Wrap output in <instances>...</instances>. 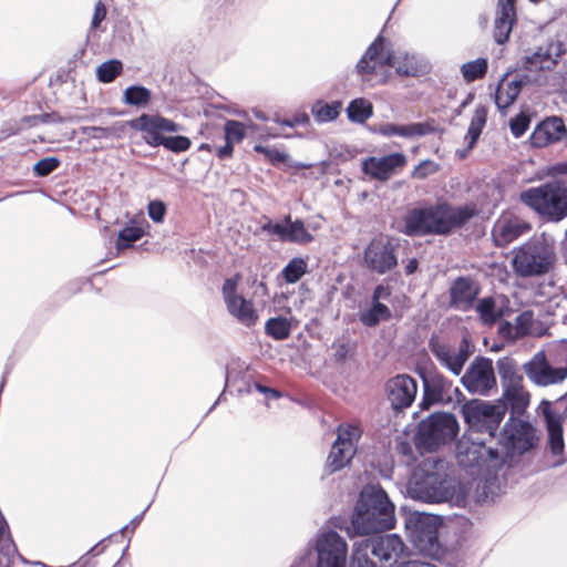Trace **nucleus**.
I'll return each instance as SVG.
<instances>
[{"instance_id":"1","label":"nucleus","mask_w":567,"mask_h":567,"mask_svg":"<svg viewBox=\"0 0 567 567\" xmlns=\"http://www.w3.org/2000/svg\"><path fill=\"white\" fill-rule=\"evenodd\" d=\"M390 506L386 491L379 484H367L359 492L349 519L337 516L331 518L334 528L344 530L350 539L365 537L374 557L390 559V516L383 512Z\"/></svg>"},{"instance_id":"2","label":"nucleus","mask_w":567,"mask_h":567,"mask_svg":"<svg viewBox=\"0 0 567 567\" xmlns=\"http://www.w3.org/2000/svg\"><path fill=\"white\" fill-rule=\"evenodd\" d=\"M408 493L424 503L454 501L460 504L465 499V492L453 476L451 464L437 456L426 457L419 464L409 482Z\"/></svg>"},{"instance_id":"3","label":"nucleus","mask_w":567,"mask_h":567,"mask_svg":"<svg viewBox=\"0 0 567 567\" xmlns=\"http://www.w3.org/2000/svg\"><path fill=\"white\" fill-rule=\"evenodd\" d=\"M558 261L554 235L536 234L512 250L511 266L519 278H536L550 274Z\"/></svg>"},{"instance_id":"4","label":"nucleus","mask_w":567,"mask_h":567,"mask_svg":"<svg viewBox=\"0 0 567 567\" xmlns=\"http://www.w3.org/2000/svg\"><path fill=\"white\" fill-rule=\"evenodd\" d=\"M133 131L141 132L144 143L152 147H163L165 151L181 154L192 147V140L179 134L185 128L182 124L159 113H142L126 122Z\"/></svg>"},{"instance_id":"5","label":"nucleus","mask_w":567,"mask_h":567,"mask_svg":"<svg viewBox=\"0 0 567 567\" xmlns=\"http://www.w3.org/2000/svg\"><path fill=\"white\" fill-rule=\"evenodd\" d=\"M474 215L468 206L453 207L442 203L434 207L413 209L405 217V233L409 235L446 234L462 226Z\"/></svg>"},{"instance_id":"6","label":"nucleus","mask_w":567,"mask_h":567,"mask_svg":"<svg viewBox=\"0 0 567 567\" xmlns=\"http://www.w3.org/2000/svg\"><path fill=\"white\" fill-rule=\"evenodd\" d=\"M348 543L333 528L320 529L289 567H347Z\"/></svg>"},{"instance_id":"7","label":"nucleus","mask_w":567,"mask_h":567,"mask_svg":"<svg viewBox=\"0 0 567 567\" xmlns=\"http://www.w3.org/2000/svg\"><path fill=\"white\" fill-rule=\"evenodd\" d=\"M519 198L545 219L558 223L567 217V178L530 187L522 192Z\"/></svg>"},{"instance_id":"8","label":"nucleus","mask_w":567,"mask_h":567,"mask_svg":"<svg viewBox=\"0 0 567 567\" xmlns=\"http://www.w3.org/2000/svg\"><path fill=\"white\" fill-rule=\"evenodd\" d=\"M527 379L535 385L547 388L561 384L567 379V340H561L545 351L536 352L523 364Z\"/></svg>"},{"instance_id":"9","label":"nucleus","mask_w":567,"mask_h":567,"mask_svg":"<svg viewBox=\"0 0 567 567\" xmlns=\"http://www.w3.org/2000/svg\"><path fill=\"white\" fill-rule=\"evenodd\" d=\"M457 432L458 423L453 414L433 413L420 423L415 445L420 450L432 452L451 443Z\"/></svg>"},{"instance_id":"10","label":"nucleus","mask_w":567,"mask_h":567,"mask_svg":"<svg viewBox=\"0 0 567 567\" xmlns=\"http://www.w3.org/2000/svg\"><path fill=\"white\" fill-rule=\"evenodd\" d=\"M456 458L463 467L486 466L497 468L504 464L503 451L487 446L484 440L472 433L464 434L456 444Z\"/></svg>"},{"instance_id":"11","label":"nucleus","mask_w":567,"mask_h":567,"mask_svg":"<svg viewBox=\"0 0 567 567\" xmlns=\"http://www.w3.org/2000/svg\"><path fill=\"white\" fill-rule=\"evenodd\" d=\"M404 527L410 542L421 554L430 557L441 554L436 517L424 513H410L404 518Z\"/></svg>"},{"instance_id":"12","label":"nucleus","mask_w":567,"mask_h":567,"mask_svg":"<svg viewBox=\"0 0 567 567\" xmlns=\"http://www.w3.org/2000/svg\"><path fill=\"white\" fill-rule=\"evenodd\" d=\"M503 389V400L513 413H523L529 404L530 394L524 386L523 375L517 370L514 359L503 357L496 362Z\"/></svg>"},{"instance_id":"13","label":"nucleus","mask_w":567,"mask_h":567,"mask_svg":"<svg viewBox=\"0 0 567 567\" xmlns=\"http://www.w3.org/2000/svg\"><path fill=\"white\" fill-rule=\"evenodd\" d=\"M505 408L503 405L489 404L478 400H472L463 406V416L474 435L486 433L494 437L503 417Z\"/></svg>"},{"instance_id":"14","label":"nucleus","mask_w":567,"mask_h":567,"mask_svg":"<svg viewBox=\"0 0 567 567\" xmlns=\"http://www.w3.org/2000/svg\"><path fill=\"white\" fill-rule=\"evenodd\" d=\"M264 219L260 231L276 236L281 243L306 245L315 240L305 221L301 218L292 219L291 214L285 215L281 220H274L268 216H264Z\"/></svg>"},{"instance_id":"15","label":"nucleus","mask_w":567,"mask_h":567,"mask_svg":"<svg viewBox=\"0 0 567 567\" xmlns=\"http://www.w3.org/2000/svg\"><path fill=\"white\" fill-rule=\"evenodd\" d=\"M389 23L390 14L385 19L380 34L370 43L354 66L357 74L360 75L363 81L368 80V76L375 74L379 70L390 65V48L388 39L383 35Z\"/></svg>"},{"instance_id":"16","label":"nucleus","mask_w":567,"mask_h":567,"mask_svg":"<svg viewBox=\"0 0 567 567\" xmlns=\"http://www.w3.org/2000/svg\"><path fill=\"white\" fill-rule=\"evenodd\" d=\"M543 414L550 450L554 454H560L564 451L563 421L567 419V395L560 398L555 403L543 400L538 406Z\"/></svg>"},{"instance_id":"17","label":"nucleus","mask_w":567,"mask_h":567,"mask_svg":"<svg viewBox=\"0 0 567 567\" xmlns=\"http://www.w3.org/2000/svg\"><path fill=\"white\" fill-rule=\"evenodd\" d=\"M429 346L436 360L455 375L461 374L473 352L466 338H463L457 344L432 338Z\"/></svg>"},{"instance_id":"18","label":"nucleus","mask_w":567,"mask_h":567,"mask_svg":"<svg viewBox=\"0 0 567 567\" xmlns=\"http://www.w3.org/2000/svg\"><path fill=\"white\" fill-rule=\"evenodd\" d=\"M461 381L468 392L488 395L496 388V377L492 360L483 357L475 358Z\"/></svg>"},{"instance_id":"19","label":"nucleus","mask_w":567,"mask_h":567,"mask_svg":"<svg viewBox=\"0 0 567 567\" xmlns=\"http://www.w3.org/2000/svg\"><path fill=\"white\" fill-rule=\"evenodd\" d=\"M505 445H501L499 451H503L504 460L508 456V450L512 449L518 453L528 451L534 442V429L524 421L513 420L506 423L504 427Z\"/></svg>"},{"instance_id":"20","label":"nucleus","mask_w":567,"mask_h":567,"mask_svg":"<svg viewBox=\"0 0 567 567\" xmlns=\"http://www.w3.org/2000/svg\"><path fill=\"white\" fill-rule=\"evenodd\" d=\"M460 394L457 388L441 374H433L424 379V395L421 402L422 409H429L435 403H451L455 395Z\"/></svg>"},{"instance_id":"21","label":"nucleus","mask_w":567,"mask_h":567,"mask_svg":"<svg viewBox=\"0 0 567 567\" xmlns=\"http://www.w3.org/2000/svg\"><path fill=\"white\" fill-rule=\"evenodd\" d=\"M361 265L372 272L384 275L390 271V236L373 238L364 248Z\"/></svg>"},{"instance_id":"22","label":"nucleus","mask_w":567,"mask_h":567,"mask_svg":"<svg viewBox=\"0 0 567 567\" xmlns=\"http://www.w3.org/2000/svg\"><path fill=\"white\" fill-rule=\"evenodd\" d=\"M567 137V128L559 116H549L537 124L530 135V144L542 148L550 144L564 141Z\"/></svg>"},{"instance_id":"23","label":"nucleus","mask_w":567,"mask_h":567,"mask_svg":"<svg viewBox=\"0 0 567 567\" xmlns=\"http://www.w3.org/2000/svg\"><path fill=\"white\" fill-rule=\"evenodd\" d=\"M530 225L517 217H502L493 226L492 236L498 247H505L527 234Z\"/></svg>"},{"instance_id":"24","label":"nucleus","mask_w":567,"mask_h":567,"mask_svg":"<svg viewBox=\"0 0 567 567\" xmlns=\"http://www.w3.org/2000/svg\"><path fill=\"white\" fill-rule=\"evenodd\" d=\"M417 391L416 381L408 374L392 379V414L411 406Z\"/></svg>"},{"instance_id":"25","label":"nucleus","mask_w":567,"mask_h":567,"mask_svg":"<svg viewBox=\"0 0 567 567\" xmlns=\"http://www.w3.org/2000/svg\"><path fill=\"white\" fill-rule=\"evenodd\" d=\"M516 0H498L494 25V38L498 44L505 43L516 20Z\"/></svg>"},{"instance_id":"26","label":"nucleus","mask_w":567,"mask_h":567,"mask_svg":"<svg viewBox=\"0 0 567 567\" xmlns=\"http://www.w3.org/2000/svg\"><path fill=\"white\" fill-rule=\"evenodd\" d=\"M450 292L452 306L465 311L473 306L480 289L471 278L460 277L453 281Z\"/></svg>"},{"instance_id":"27","label":"nucleus","mask_w":567,"mask_h":567,"mask_svg":"<svg viewBox=\"0 0 567 567\" xmlns=\"http://www.w3.org/2000/svg\"><path fill=\"white\" fill-rule=\"evenodd\" d=\"M150 228L151 225L144 218L141 220L135 218L128 219L117 233L115 239V249L117 252L128 248H135L134 243L146 236Z\"/></svg>"},{"instance_id":"28","label":"nucleus","mask_w":567,"mask_h":567,"mask_svg":"<svg viewBox=\"0 0 567 567\" xmlns=\"http://www.w3.org/2000/svg\"><path fill=\"white\" fill-rule=\"evenodd\" d=\"M560 55V45L558 43H548L537 48V50L525 58V66L529 71L549 70L556 65Z\"/></svg>"},{"instance_id":"29","label":"nucleus","mask_w":567,"mask_h":567,"mask_svg":"<svg viewBox=\"0 0 567 567\" xmlns=\"http://www.w3.org/2000/svg\"><path fill=\"white\" fill-rule=\"evenodd\" d=\"M354 450L350 449L349 446H344L341 437L337 436L328 454L324 464V473L327 475H331L349 466L351 464L352 457L354 456Z\"/></svg>"},{"instance_id":"30","label":"nucleus","mask_w":567,"mask_h":567,"mask_svg":"<svg viewBox=\"0 0 567 567\" xmlns=\"http://www.w3.org/2000/svg\"><path fill=\"white\" fill-rule=\"evenodd\" d=\"M392 66L400 75L421 76L430 72V63L419 54L392 55Z\"/></svg>"},{"instance_id":"31","label":"nucleus","mask_w":567,"mask_h":567,"mask_svg":"<svg viewBox=\"0 0 567 567\" xmlns=\"http://www.w3.org/2000/svg\"><path fill=\"white\" fill-rule=\"evenodd\" d=\"M14 555H19L24 564H31L19 554L9 524L0 511V567H12Z\"/></svg>"},{"instance_id":"32","label":"nucleus","mask_w":567,"mask_h":567,"mask_svg":"<svg viewBox=\"0 0 567 567\" xmlns=\"http://www.w3.org/2000/svg\"><path fill=\"white\" fill-rule=\"evenodd\" d=\"M226 307L228 312L246 327L250 328L256 324L258 313L252 302L245 297L241 296L236 300L228 301Z\"/></svg>"},{"instance_id":"33","label":"nucleus","mask_w":567,"mask_h":567,"mask_svg":"<svg viewBox=\"0 0 567 567\" xmlns=\"http://www.w3.org/2000/svg\"><path fill=\"white\" fill-rule=\"evenodd\" d=\"M361 169L371 179L380 182L390 179V153L381 157L369 156L362 159Z\"/></svg>"},{"instance_id":"34","label":"nucleus","mask_w":567,"mask_h":567,"mask_svg":"<svg viewBox=\"0 0 567 567\" xmlns=\"http://www.w3.org/2000/svg\"><path fill=\"white\" fill-rule=\"evenodd\" d=\"M342 111V101L334 100L327 102L323 99H317L310 109L311 115L318 124L331 123L336 121Z\"/></svg>"},{"instance_id":"35","label":"nucleus","mask_w":567,"mask_h":567,"mask_svg":"<svg viewBox=\"0 0 567 567\" xmlns=\"http://www.w3.org/2000/svg\"><path fill=\"white\" fill-rule=\"evenodd\" d=\"M359 321L365 327H377L381 321L390 319V308L383 302L369 300L358 312Z\"/></svg>"},{"instance_id":"36","label":"nucleus","mask_w":567,"mask_h":567,"mask_svg":"<svg viewBox=\"0 0 567 567\" xmlns=\"http://www.w3.org/2000/svg\"><path fill=\"white\" fill-rule=\"evenodd\" d=\"M297 324V320H295ZM293 318H287L282 315L270 317L265 322V333L276 341L288 339L293 330Z\"/></svg>"},{"instance_id":"37","label":"nucleus","mask_w":567,"mask_h":567,"mask_svg":"<svg viewBox=\"0 0 567 567\" xmlns=\"http://www.w3.org/2000/svg\"><path fill=\"white\" fill-rule=\"evenodd\" d=\"M523 82L520 80L507 81L503 79L495 92V103L499 110H506L517 99Z\"/></svg>"},{"instance_id":"38","label":"nucleus","mask_w":567,"mask_h":567,"mask_svg":"<svg viewBox=\"0 0 567 567\" xmlns=\"http://www.w3.org/2000/svg\"><path fill=\"white\" fill-rule=\"evenodd\" d=\"M308 260V256H297L291 258L278 274V279H282L289 285L298 282L306 274L309 272Z\"/></svg>"},{"instance_id":"39","label":"nucleus","mask_w":567,"mask_h":567,"mask_svg":"<svg viewBox=\"0 0 567 567\" xmlns=\"http://www.w3.org/2000/svg\"><path fill=\"white\" fill-rule=\"evenodd\" d=\"M152 100V91L142 84L128 85L122 96L125 105L135 106L137 109L146 107Z\"/></svg>"},{"instance_id":"40","label":"nucleus","mask_w":567,"mask_h":567,"mask_svg":"<svg viewBox=\"0 0 567 567\" xmlns=\"http://www.w3.org/2000/svg\"><path fill=\"white\" fill-rule=\"evenodd\" d=\"M346 114L350 122L363 124L373 114L372 104L364 97H355L349 102Z\"/></svg>"},{"instance_id":"41","label":"nucleus","mask_w":567,"mask_h":567,"mask_svg":"<svg viewBox=\"0 0 567 567\" xmlns=\"http://www.w3.org/2000/svg\"><path fill=\"white\" fill-rule=\"evenodd\" d=\"M124 71V64L120 59H109L96 66L95 76L100 83H112Z\"/></svg>"},{"instance_id":"42","label":"nucleus","mask_w":567,"mask_h":567,"mask_svg":"<svg viewBox=\"0 0 567 567\" xmlns=\"http://www.w3.org/2000/svg\"><path fill=\"white\" fill-rule=\"evenodd\" d=\"M475 310L481 322L485 326H493L501 317L502 311L496 307V301L492 297H485L477 301Z\"/></svg>"},{"instance_id":"43","label":"nucleus","mask_w":567,"mask_h":567,"mask_svg":"<svg viewBox=\"0 0 567 567\" xmlns=\"http://www.w3.org/2000/svg\"><path fill=\"white\" fill-rule=\"evenodd\" d=\"M124 124L116 122L112 126H81L80 132L89 138H110L120 137L124 130Z\"/></svg>"},{"instance_id":"44","label":"nucleus","mask_w":567,"mask_h":567,"mask_svg":"<svg viewBox=\"0 0 567 567\" xmlns=\"http://www.w3.org/2000/svg\"><path fill=\"white\" fill-rule=\"evenodd\" d=\"M487 112L484 106L476 107L474 115L471 120L467 134L465 136L468 140V148H472L477 142L485 124H486Z\"/></svg>"},{"instance_id":"45","label":"nucleus","mask_w":567,"mask_h":567,"mask_svg":"<svg viewBox=\"0 0 567 567\" xmlns=\"http://www.w3.org/2000/svg\"><path fill=\"white\" fill-rule=\"evenodd\" d=\"M368 550V540L363 538L359 542H354L349 567H377V563L369 557Z\"/></svg>"},{"instance_id":"46","label":"nucleus","mask_w":567,"mask_h":567,"mask_svg":"<svg viewBox=\"0 0 567 567\" xmlns=\"http://www.w3.org/2000/svg\"><path fill=\"white\" fill-rule=\"evenodd\" d=\"M488 69V62L484 58L466 62L461 66V73L465 82L471 83L485 76Z\"/></svg>"},{"instance_id":"47","label":"nucleus","mask_w":567,"mask_h":567,"mask_svg":"<svg viewBox=\"0 0 567 567\" xmlns=\"http://www.w3.org/2000/svg\"><path fill=\"white\" fill-rule=\"evenodd\" d=\"M331 349L334 362L343 364L355 354L357 344L349 339H337L332 342Z\"/></svg>"},{"instance_id":"48","label":"nucleus","mask_w":567,"mask_h":567,"mask_svg":"<svg viewBox=\"0 0 567 567\" xmlns=\"http://www.w3.org/2000/svg\"><path fill=\"white\" fill-rule=\"evenodd\" d=\"M252 151L257 154H262L265 158L275 167L290 161V155L287 152L280 151L276 147L265 146L262 144H255Z\"/></svg>"},{"instance_id":"49","label":"nucleus","mask_w":567,"mask_h":567,"mask_svg":"<svg viewBox=\"0 0 567 567\" xmlns=\"http://www.w3.org/2000/svg\"><path fill=\"white\" fill-rule=\"evenodd\" d=\"M246 137L244 124L237 120H227L224 124V138L235 145L241 143Z\"/></svg>"},{"instance_id":"50","label":"nucleus","mask_w":567,"mask_h":567,"mask_svg":"<svg viewBox=\"0 0 567 567\" xmlns=\"http://www.w3.org/2000/svg\"><path fill=\"white\" fill-rule=\"evenodd\" d=\"M61 165L58 156H45L35 162L32 166V173L35 177L43 178L56 171Z\"/></svg>"},{"instance_id":"51","label":"nucleus","mask_w":567,"mask_h":567,"mask_svg":"<svg viewBox=\"0 0 567 567\" xmlns=\"http://www.w3.org/2000/svg\"><path fill=\"white\" fill-rule=\"evenodd\" d=\"M429 132V126L421 123L392 125V135H400L403 137L423 136L426 135Z\"/></svg>"},{"instance_id":"52","label":"nucleus","mask_w":567,"mask_h":567,"mask_svg":"<svg viewBox=\"0 0 567 567\" xmlns=\"http://www.w3.org/2000/svg\"><path fill=\"white\" fill-rule=\"evenodd\" d=\"M147 214L151 220L155 224H162L167 214V205L164 200L155 198L147 204Z\"/></svg>"},{"instance_id":"53","label":"nucleus","mask_w":567,"mask_h":567,"mask_svg":"<svg viewBox=\"0 0 567 567\" xmlns=\"http://www.w3.org/2000/svg\"><path fill=\"white\" fill-rule=\"evenodd\" d=\"M240 280V275L235 274L230 278H226L224 280L221 292L224 297L225 303H228L230 300H236L237 298L241 297V295L237 293L238 285Z\"/></svg>"},{"instance_id":"54","label":"nucleus","mask_w":567,"mask_h":567,"mask_svg":"<svg viewBox=\"0 0 567 567\" xmlns=\"http://www.w3.org/2000/svg\"><path fill=\"white\" fill-rule=\"evenodd\" d=\"M440 169V165L431 159H425L419 163L411 173V176L415 179H424Z\"/></svg>"},{"instance_id":"55","label":"nucleus","mask_w":567,"mask_h":567,"mask_svg":"<svg viewBox=\"0 0 567 567\" xmlns=\"http://www.w3.org/2000/svg\"><path fill=\"white\" fill-rule=\"evenodd\" d=\"M529 122H530V118L525 113H519L518 115L513 117L509 121V128H511L512 134L515 137L523 136L529 126Z\"/></svg>"},{"instance_id":"56","label":"nucleus","mask_w":567,"mask_h":567,"mask_svg":"<svg viewBox=\"0 0 567 567\" xmlns=\"http://www.w3.org/2000/svg\"><path fill=\"white\" fill-rule=\"evenodd\" d=\"M337 436L341 437V441L342 443H344V446H349L350 449L355 451V444L360 437V434L357 433L355 429L352 425H340L338 429Z\"/></svg>"},{"instance_id":"57","label":"nucleus","mask_w":567,"mask_h":567,"mask_svg":"<svg viewBox=\"0 0 567 567\" xmlns=\"http://www.w3.org/2000/svg\"><path fill=\"white\" fill-rule=\"evenodd\" d=\"M514 324L520 337L529 334L533 326V313L530 311L522 312L515 318Z\"/></svg>"},{"instance_id":"58","label":"nucleus","mask_w":567,"mask_h":567,"mask_svg":"<svg viewBox=\"0 0 567 567\" xmlns=\"http://www.w3.org/2000/svg\"><path fill=\"white\" fill-rule=\"evenodd\" d=\"M106 7L105 4L99 0L94 6V12L91 20L90 31L99 29L100 24L105 20L106 18Z\"/></svg>"},{"instance_id":"59","label":"nucleus","mask_w":567,"mask_h":567,"mask_svg":"<svg viewBox=\"0 0 567 567\" xmlns=\"http://www.w3.org/2000/svg\"><path fill=\"white\" fill-rule=\"evenodd\" d=\"M254 389L264 394L267 400H278L282 396V392L278 389L264 384L261 382L255 381L252 383Z\"/></svg>"},{"instance_id":"60","label":"nucleus","mask_w":567,"mask_h":567,"mask_svg":"<svg viewBox=\"0 0 567 567\" xmlns=\"http://www.w3.org/2000/svg\"><path fill=\"white\" fill-rule=\"evenodd\" d=\"M329 154L337 162V164L347 162L354 156L353 151L348 146L343 145H340L339 147H333Z\"/></svg>"},{"instance_id":"61","label":"nucleus","mask_w":567,"mask_h":567,"mask_svg":"<svg viewBox=\"0 0 567 567\" xmlns=\"http://www.w3.org/2000/svg\"><path fill=\"white\" fill-rule=\"evenodd\" d=\"M310 125V117L306 112H300L293 115L291 118H287V121L282 122V126L295 128L297 126H308Z\"/></svg>"},{"instance_id":"62","label":"nucleus","mask_w":567,"mask_h":567,"mask_svg":"<svg viewBox=\"0 0 567 567\" xmlns=\"http://www.w3.org/2000/svg\"><path fill=\"white\" fill-rule=\"evenodd\" d=\"M389 298H390V285H389V279L386 278V279H384L383 284L375 286L370 300L374 301V302H381L382 299H389Z\"/></svg>"},{"instance_id":"63","label":"nucleus","mask_w":567,"mask_h":567,"mask_svg":"<svg viewBox=\"0 0 567 567\" xmlns=\"http://www.w3.org/2000/svg\"><path fill=\"white\" fill-rule=\"evenodd\" d=\"M515 324L514 323H511V322H503L499 328H498V333L502 338L504 339H507V340H511V341H514V340H517L519 338H522L519 336V332L516 331L515 329Z\"/></svg>"},{"instance_id":"64","label":"nucleus","mask_w":567,"mask_h":567,"mask_svg":"<svg viewBox=\"0 0 567 567\" xmlns=\"http://www.w3.org/2000/svg\"><path fill=\"white\" fill-rule=\"evenodd\" d=\"M151 507V503L136 516H134L125 526H123L117 533V538L122 536L126 530L131 529L132 532L142 523L145 513Z\"/></svg>"}]
</instances>
